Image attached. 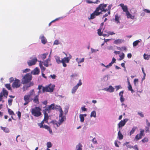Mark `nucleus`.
<instances>
[{
	"instance_id": "nucleus-28",
	"label": "nucleus",
	"mask_w": 150,
	"mask_h": 150,
	"mask_svg": "<svg viewBox=\"0 0 150 150\" xmlns=\"http://www.w3.org/2000/svg\"><path fill=\"white\" fill-rule=\"evenodd\" d=\"M128 90L129 91H130L132 93L134 92V91L132 89V85L130 84L129 81V82H128Z\"/></svg>"
},
{
	"instance_id": "nucleus-13",
	"label": "nucleus",
	"mask_w": 150,
	"mask_h": 150,
	"mask_svg": "<svg viewBox=\"0 0 150 150\" xmlns=\"http://www.w3.org/2000/svg\"><path fill=\"white\" fill-rule=\"evenodd\" d=\"M119 6L122 8L123 12L126 13V14L127 12L129 11H128V7L127 5H124L123 4L121 3L120 4Z\"/></svg>"
},
{
	"instance_id": "nucleus-32",
	"label": "nucleus",
	"mask_w": 150,
	"mask_h": 150,
	"mask_svg": "<svg viewBox=\"0 0 150 150\" xmlns=\"http://www.w3.org/2000/svg\"><path fill=\"white\" fill-rule=\"evenodd\" d=\"M137 129V127H136L134 126L129 132L130 135L133 134Z\"/></svg>"
},
{
	"instance_id": "nucleus-12",
	"label": "nucleus",
	"mask_w": 150,
	"mask_h": 150,
	"mask_svg": "<svg viewBox=\"0 0 150 150\" xmlns=\"http://www.w3.org/2000/svg\"><path fill=\"white\" fill-rule=\"evenodd\" d=\"M31 113L34 116L38 117V107H35L32 109Z\"/></svg>"
},
{
	"instance_id": "nucleus-58",
	"label": "nucleus",
	"mask_w": 150,
	"mask_h": 150,
	"mask_svg": "<svg viewBox=\"0 0 150 150\" xmlns=\"http://www.w3.org/2000/svg\"><path fill=\"white\" fill-rule=\"evenodd\" d=\"M139 134H137L135 136V138H134V140H136L137 141L139 140Z\"/></svg>"
},
{
	"instance_id": "nucleus-64",
	"label": "nucleus",
	"mask_w": 150,
	"mask_h": 150,
	"mask_svg": "<svg viewBox=\"0 0 150 150\" xmlns=\"http://www.w3.org/2000/svg\"><path fill=\"white\" fill-rule=\"evenodd\" d=\"M143 11L146 13H150V10L148 9H144Z\"/></svg>"
},
{
	"instance_id": "nucleus-43",
	"label": "nucleus",
	"mask_w": 150,
	"mask_h": 150,
	"mask_svg": "<svg viewBox=\"0 0 150 150\" xmlns=\"http://www.w3.org/2000/svg\"><path fill=\"white\" fill-rule=\"evenodd\" d=\"M69 107L68 106H66L64 108V112L65 115L68 113Z\"/></svg>"
},
{
	"instance_id": "nucleus-50",
	"label": "nucleus",
	"mask_w": 150,
	"mask_h": 150,
	"mask_svg": "<svg viewBox=\"0 0 150 150\" xmlns=\"http://www.w3.org/2000/svg\"><path fill=\"white\" fill-rule=\"evenodd\" d=\"M115 87L116 88V91H117V90H118L119 89L122 88V87L120 85H118V86H115Z\"/></svg>"
},
{
	"instance_id": "nucleus-16",
	"label": "nucleus",
	"mask_w": 150,
	"mask_h": 150,
	"mask_svg": "<svg viewBox=\"0 0 150 150\" xmlns=\"http://www.w3.org/2000/svg\"><path fill=\"white\" fill-rule=\"evenodd\" d=\"M52 105H53L52 104H51L50 105H48L47 107L46 106L43 107V108H45L44 109H43L42 111L43 114H47V111H48V110L50 109L49 107H51Z\"/></svg>"
},
{
	"instance_id": "nucleus-9",
	"label": "nucleus",
	"mask_w": 150,
	"mask_h": 150,
	"mask_svg": "<svg viewBox=\"0 0 150 150\" xmlns=\"http://www.w3.org/2000/svg\"><path fill=\"white\" fill-rule=\"evenodd\" d=\"M72 56L70 54H69V56L68 57H64L63 59H62V62H64L67 63H68L70 61V60Z\"/></svg>"
},
{
	"instance_id": "nucleus-34",
	"label": "nucleus",
	"mask_w": 150,
	"mask_h": 150,
	"mask_svg": "<svg viewBox=\"0 0 150 150\" xmlns=\"http://www.w3.org/2000/svg\"><path fill=\"white\" fill-rule=\"evenodd\" d=\"M91 117H93L95 118L96 117V112L95 110H93L91 112Z\"/></svg>"
},
{
	"instance_id": "nucleus-48",
	"label": "nucleus",
	"mask_w": 150,
	"mask_h": 150,
	"mask_svg": "<svg viewBox=\"0 0 150 150\" xmlns=\"http://www.w3.org/2000/svg\"><path fill=\"white\" fill-rule=\"evenodd\" d=\"M144 58L145 59L148 60L149 59V57L148 56V54L144 53Z\"/></svg>"
},
{
	"instance_id": "nucleus-29",
	"label": "nucleus",
	"mask_w": 150,
	"mask_h": 150,
	"mask_svg": "<svg viewBox=\"0 0 150 150\" xmlns=\"http://www.w3.org/2000/svg\"><path fill=\"white\" fill-rule=\"evenodd\" d=\"M55 59L57 63L58 64H59L61 62H62V60H60V57L59 56H55Z\"/></svg>"
},
{
	"instance_id": "nucleus-15",
	"label": "nucleus",
	"mask_w": 150,
	"mask_h": 150,
	"mask_svg": "<svg viewBox=\"0 0 150 150\" xmlns=\"http://www.w3.org/2000/svg\"><path fill=\"white\" fill-rule=\"evenodd\" d=\"M57 108L56 110H58L60 112L59 115V117H62V116H63V115L64 114V112L61 107L60 105H58Z\"/></svg>"
},
{
	"instance_id": "nucleus-1",
	"label": "nucleus",
	"mask_w": 150,
	"mask_h": 150,
	"mask_svg": "<svg viewBox=\"0 0 150 150\" xmlns=\"http://www.w3.org/2000/svg\"><path fill=\"white\" fill-rule=\"evenodd\" d=\"M35 95V92L34 90L30 91V93L28 95H25L24 97V100L25 102L24 105H27L30 101L33 100L32 98L33 96Z\"/></svg>"
},
{
	"instance_id": "nucleus-49",
	"label": "nucleus",
	"mask_w": 150,
	"mask_h": 150,
	"mask_svg": "<svg viewBox=\"0 0 150 150\" xmlns=\"http://www.w3.org/2000/svg\"><path fill=\"white\" fill-rule=\"evenodd\" d=\"M49 77L50 78H51L53 79H55L56 78L57 76L55 74H53V75H50Z\"/></svg>"
},
{
	"instance_id": "nucleus-19",
	"label": "nucleus",
	"mask_w": 150,
	"mask_h": 150,
	"mask_svg": "<svg viewBox=\"0 0 150 150\" xmlns=\"http://www.w3.org/2000/svg\"><path fill=\"white\" fill-rule=\"evenodd\" d=\"M125 40L123 39H118L115 40L113 42V43L116 45L120 44L122 43H124Z\"/></svg>"
},
{
	"instance_id": "nucleus-38",
	"label": "nucleus",
	"mask_w": 150,
	"mask_h": 150,
	"mask_svg": "<svg viewBox=\"0 0 150 150\" xmlns=\"http://www.w3.org/2000/svg\"><path fill=\"white\" fill-rule=\"evenodd\" d=\"M119 57H120V58L118 60L120 61L124 58L125 57V54L123 52H122L121 54L119 55Z\"/></svg>"
},
{
	"instance_id": "nucleus-14",
	"label": "nucleus",
	"mask_w": 150,
	"mask_h": 150,
	"mask_svg": "<svg viewBox=\"0 0 150 150\" xmlns=\"http://www.w3.org/2000/svg\"><path fill=\"white\" fill-rule=\"evenodd\" d=\"M100 7L99 8V6L96 8L95 10L96 11V15L97 16H98L100 14H102L103 13V11L101 9Z\"/></svg>"
},
{
	"instance_id": "nucleus-7",
	"label": "nucleus",
	"mask_w": 150,
	"mask_h": 150,
	"mask_svg": "<svg viewBox=\"0 0 150 150\" xmlns=\"http://www.w3.org/2000/svg\"><path fill=\"white\" fill-rule=\"evenodd\" d=\"M108 5L107 4H105L104 3L100 4L99 5V8L100 7L101 9L102 10V11L104 13L108 11V9L106 8Z\"/></svg>"
},
{
	"instance_id": "nucleus-60",
	"label": "nucleus",
	"mask_w": 150,
	"mask_h": 150,
	"mask_svg": "<svg viewBox=\"0 0 150 150\" xmlns=\"http://www.w3.org/2000/svg\"><path fill=\"white\" fill-rule=\"evenodd\" d=\"M85 60L84 58H82V59H80L79 60V62H78V64H79L82 62H84Z\"/></svg>"
},
{
	"instance_id": "nucleus-10",
	"label": "nucleus",
	"mask_w": 150,
	"mask_h": 150,
	"mask_svg": "<svg viewBox=\"0 0 150 150\" xmlns=\"http://www.w3.org/2000/svg\"><path fill=\"white\" fill-rule=\"evenodd\" d=\"M129 120V119L125 118L122 120H121L118 124L117 125L124 127L126 124V123Z\"/></svg>"
},
{
	"instance_id": "nucleus-42",
	"label": "nucleus",
	"mask_w": 150,
	"mask_h": 150,
	"mask_svg": "<svg viewBox=\"0 0 150 150\" xmlns=\"http://www.w3.org/2000/svg\"><path fill=\"white\" fill-rule=\"evenodd\" d=\"M43 87H44L42 85H38V90H39V91H38V94L41 92V91L40 90L42 89Z\"/></svg>"
},
{
	"instance_id": "nucleus-63",
	"label": "nucleus",
	"mask_w": 150,
	"mask_h": 150,
	"mask_svg": "<svg viewBox=\"0 0 150 150\" xmlns=\"http://www.w3.org/2000/svg\"><path fill=\"white\" fill-rule=\"evenodd\" d=\"M17 114L19 118L20 119L21 118V112L19 111H18L17 112Z\"/></svg>"
},
{
	"instance_id": "nucleus-27",
	"label": "nucleus",
	"mask_w": 150,
	"mask_h": 150,
	"mask_svg": "<svg viewBox=\"0 0 150 150\" xmlns=\"http://www.w3.org/2000/svg\"><path fill=\"white\" fill-rule=\"evenodd\" d=\"M1 92L3 93V95L4 96L7 98L8 94V91L4 88H3V89L2 91Z\"/></svg>"
},
{
	"instance_id": "nucleus-57",
	"label": "nucleus",
	"mask_w": 150,
	"mask_h": 150,
	"mask_svg": "<svg viewBox=\"0 0 150 150\" xmlns=\"http://www.w3.org/2000/svg\"><path fill=\"white\" fill-rule=\"evenodd\" d=\"M59 44V40H56L54 42L53 45H58Z\"/></svg>"
},
{
	"instance_id": "nucleus-30",
	"label": "nucleus",
	"mask_w": 150,
	"mask_h": 150,
	"mask_svg": "<svg viewBox=\"0 0 150 150\" xmlns=\"http://www.w3.org/2000/svg\"><path fill=\"white\" fill-rule=\"evenodd\" d=\"M61 118L59 120V121L62 123H63L66 120V117L65 116H62L61 117Z\"/></svg>"
},
{
	"instance_id": "nucleus-3",
	"label": "nucleus",
	"mask_w": 150,
	"mask_h": 150,
	"mask_svg": "<svg viewBox=\"0 0 150 150\" xmlns=\"http://www.w3.org/2000/svg\"><path fill=\"white\" fill-rule=\"evenodd\" d=\"M32 79V76L30 73L26 74L23 78L21 82L23 84H25L29 82Z\"/></svg>"
},
{
	"instance_id": "nucleus-8",
	"label": "nucleus",
	"mask_w": 150,
	"mask_h": 150,
	"mask_svg": "<svg viewBox=\"0 0 150 150\" xmlns=\"http://www.w3.org/2000/svg\"><path fill=\"white\" fill-rule=\"evenodd\" d=\"M39 39L41 40V43L44 45L46 44L47 42V39L43 34H42L40 36Z\"/></svg>"
},
{
	"instance_id": "nucleus-52",
	"label": "nucleus",
	"mask_w": 150,
	"mask_h": 150,
	"mask_svg": "<svg viewBox=\"0 0 150 150\" xmlns=\"http://www.w3.org/2000/svg\"><path fill=\"white\" fill-rule=\"evenodd\" d=\"M12 101L13 99H9L8 100V103L9 105L11 106V105Z\"/></svg>"
},
{
	"instance_id": "nucleus-56",
	"label": "nucleus",
	"mask_w": 150,
	"mask_h": 150,
	"mask_svg": "<svg viewBox=\"0 0 150 150\" xmlns=\"http://www.w3.org/2000/svg\"><path fill=\"white\" fill-rule=\"evenodd\" d=\"M91 52L92 53H96L97 51H99L98 50V49L95 50L94 49H93V48H91Z\"/></svg>"
},
{
	"instance_id": "nucleus-36",
	"label": "nucleus",
	"mask_w": 150,
	"mask_h": 150,
	"mask_svg": "<svg viewBox=\"0 0 150 150\" xmlns=\"http://www.w3.org/2000/svg\"><path fill=\"white\" fill-rule=\"evenodd\" d=\"M1 128L2 130L6 133H8L9 132V130L8 128L3 127H1Z\"/></svg>"
},
{
	"instance_id": "nucleus-26",
	"label": "nucleus",
	"mask_w": 150,
	"mask_h": 150,
	"mask_svg": "<svg viewBox=\"0 0 150 150\" xmlns=\"http://www.w3.org/2000/svg\"><path fill=\"white\" fill-rule=\"evenodd\" d=\"M142 41V40L141 39H139L134 41L133 43V47H136L138 45L139 43Z\"/></svg>"
},
{
	"instance_id": "nucleus-17",
	"label": "nucleus",
	"mask_w": 150,
	"mask_h": 150,
	"mask_svg": "<svg viewBox=\"0 0 150 150\" xmlns=\"http://www.w3.org/2000/svg\"><path fill=\"white\" fill-rule=\"evenodd\" d=\"M51 104H52L53 105L51 107H49V109L48 111H47L48 113H50V112L52 110H54L57 109V107L58 106V105H55L54 103H52Z\"/></svg>"
},
{
	"instance_id": "nucleus-35",
	"label": "nucleus",
	"mask_w": 150,
	"mask_h": 150,
	"mask_svg": "<svg viewBox=\"0 0 150 150\" xmlns=\"http://www.w3.org/2000/svg\"><path fill=\"white\" fill-rule=\"evenodd\" d=\"M78 87L76 85L75 86L73 87L72 89V93H74L76 91L77 89H78Z\"/></svg>"
},
{
	"instance_id": "nucleus-44",
	"label": "nucleus",
	"mask_w": 150,
	"mask_h": 150,
	"mask_svg": "<svg viewBox=\"0 0 150 150\" xmlns=\"http://www.w3.org/2000/svg\"><path fill=\"white\" fill-rule=\"evenodd\" d=\"M79 118L80 119V121L81 122H84V117L82 115H81V114H80L79 115Z\"/></svg>"
},
{
	"instance_id": "nucleus-61",
	"label": "nucleus",
	"mask_w": 150,
	"mask_h": 150,
	"mask_svg": "<svg viewBox=\"0 0 150 150\" xmlns=\"http://www.w3.org/2000/svg\"><path fill=\"white\" fill-rule=\"evenodd\" d=\"M138 114L139 115L140 117H144V114L142 113V112H138Z\"/></svg>"
},
{
	"instance_id": "nucleus-54",
	"label": "nucleus",
	"mask_w": 150,
	"mask_h": 150,
	"mask_svg": "<svg viewBox=\"0 0 150 150\" xmlns=\"http://www.w3.org/2000/svg\"><path fill=\"white\" fill-rule=\"evenodd\" d=\"M3 94L1 92L0 93V101H2L3 102H4V101L2 100L3 96Z\"/></svg>"
},
{
	"instance_id": "nucleus-25",
	"label": "nucleus",
	"mask_w": 150,
	"mask_h": 150,
	"mask_svg": "<svg viewBox=\"0 0 150 150\" xmlns=\"http://www.w3.org/2000/svg\"><path fill=\"white\" fill-rule=\"evenodd\" d=\"M117 138L120 140L122 139L123 138V135L120 130H118L117 134Z\"/></svg>"
},
{
	"instance_id": "nucleus-11",
	"label": "nucleus",
	"mask_w": 150,
	"mask_h": 150,
	"mask_svg": "<svg viewBox=\"0 0 150 150\" xmlns=\"http://www.w3.org/2000/svg\"><path fill=\"white\" fill-rule=\"evenodd\" d=\"M103 90L111 93L114 91L115 89L112 86L110 85L109 86L108 88L107 87L103 89Z\"/></svg>"
},
{
	"instance_id": "nucleus-53",
	"label": "nucleus",
	"mask_w": 150,
	"mask_h": 150,
	"mask_svg": "<svg viewBox=\"0 0 150 150\" xmlns=\"http://www.w3.org/2000/svg\"><path fill=\"white\" fill-rule=\"evenodd\" d=\"M82 85V83L81 79H79L78 83L76 85L78 87L79 86H80Z\"/></svg>"
},
{
	"instance_id": "nucleus-41",
	"label": "nucleus",
	"mask_w": 150,
	"mask_h": 150,
	"mask_svg": "<svg viewBox=\"0 0 150 150\" xmlns=\"http://www.w3.org/2000/svg\"><path fill=\"white\" fill-rule=\"evenodd\" d=\"M141 141L142 142L144 143L148 142L149 141V139L147 137H145L144 139H142Z\"/></svg>"
},
{
	"instance_id": "nucleus-31",
	"label": "nucleus",
	"mask_w": 150,
	"mask_h": 150,
	"mask_svg": "<svg viewBox=\"0 0 150 150\" xmlns=\"http://www.w3.org/2000/svg\"><path fill=\"white\" fill-rule=\"evenodd\" d=\"M31 74L33 75H36L38 74V67H36L31 72Z\"/></svg>"
},
{
	"instance_id": "nucleus-6",
	"label": "nucleus",
	"mask_w": 150,
	"mask_h": 150,
	"mask_svg": "<svg viewBox=\"0 0 150 150\" xmlns=\"http://www.w3.org/2000/svg\"><path fill=\"white\" fill-rule=\"evenodd\" d=\"M21 85V83L20 80L16 79L12 83V86L13 88H19Z\"/></svg>"
},
{
	"instance_id": "nucleus-47",
	"label": "nucleus",
	"mask_w": 150,
	"mask_h": 150,
	"mask_svg": "<svg viewBox=\"0 0 150 150\" xmlns=\"http://www.w3.org/2000/svg\"><path fill=\"white\" fill-rule=\"evenodd\" d=\"M144 129H141V131H140V133H139V135H140L142 136H144L145 135V134L144 133Z\"/></svg>"
},
{
	"instance_id": "nucleus-55",
	"label": "nucleus",
	"mask_w": 150,
	"mask_h": 150,
	"mask_svg": "<svg viewBox=\"0 0 150 150\" xmlns=\"http://www.w3.org/2000/svg\"><path fill=\"white\" fill-rule=\"evenodd\" d=\"M125 100L123 96L120 97V100L121 103H123L125 101Z\"/></svg>"
},
{
	"instance_id": "nucleus-2",
	"label": "nucleus",
	"mask_w": 150,
	"mask_h": 150,
	"mask_svg": "<svg viewBox=\"0 0 150 150\" xmlns=\"http://www.w3.org/2000/svg\"><path fill=\"white\" fill-rule=\"evenodd\" d=\"M55 87V86L54 84H52L51 83H50L45 87H43L42 92L43 93L45 92H49L51 93L53 92Z\"/></svg>"
},
{
	"instance_id": "nucleus-59",
	"label": "nucleus",
	"mask_w": 150,
	"mask_h": 150,
	"mask_svg": "<svg viewBox=\"0 0 150 150\" xmlns=\"http://www.w3.org/2000/svg\"><path fill=\"white\" fill-rule=\"evenodd\" d=\"M139 81V80L137 79H135L134 80V85L135 86H136V83H138Z\"/></svg>"
},
{
	"instance_id": "nucleus-45",
	"label": "nucleus",
	"mask_w": 150,
	"mask_h": 150,
	"mask_svg": "<svg viewBox=\"0 0 150 150\" xmlns=\"http://www.w3.org/2000/svg\"><path fill=\"white\" fill-rule=\"evenodd\" d=\"M47 146L48 148H50L52 147V144L51 142H48L47 143Z\"/></svg>"
},
{
	"instance_id": "nucleus-62",
	"label": "nucleus",
	"mask_w": 150,
	"mask_h": 150,
	"mask_svg": "<svg viewBox=\"0 0 150 150\" xmlns=\"http://www.w3.org/2000/svg\"><path fill=\"white\" fill-rule=\"evenodd\" d=\"M33 101L35 103H37L38 102V96H36L35 98L33 99Z\"/></svg>"
},
{
	"instance_id": "nucleus-40",
	"label": "nucleus",
	"mask_w": 150,
	"mask_h": 150,
	"mask_svg": "<svg viewBox=\"0 0 150 150\" xmlns=\"http://www.w3.org/2000/svg\"><path fill=\"white\" fill-rule=\"evenodd\" d=\"M82 145L81 144L77 145L76 147V150H82Z\"/></svg>"
},
{
	"instance_id": "nucleus-20",
	"label": "nucleus",
	"mask_w": 150,
	"mask_h": 150,
	"mask_svg": "<svg viewBox=\"0 0 150 150\" xmlns=\"http://www.w3.org/2000/svg\"><path fill=\"white\" fill-rule=\"evenodd\" d=\"M96 16H97V15H96V11L95 10L91 14L90 17H88V19L89 20L93 19L96 17Z\"/></svg>"
},
{
	"instance_id": "nucleus-22",
	"label": "nucleus",
	"mask_w": 150,
	"mask_h": 150,
	"mask_svg": "<svg viewBox=\"0 0 150 150\" xmlns=\"http://www.w3.org/2000/svg\"><path fill=\"white\" fill-rule=\"evenodd\" d=\"M38 62H39V65L40 68L41 69V72H44L46 69V68L43 66V64L41 63V61H39L38 60Z\"/></svg>"
},
{
	"instance_id": "nucleus-18",
	"label": "nucleus",
	"mask_w": 150,
	"mask_h": 150,
	"mask_svg": "<svg viewBox=\"0 0 150 150\" xmlns=\"http://www.w3.org/2000/svg\"><path fill=\"white\" fill-rule=\"evenodd\" d=\"M48 53L46 52L42 54H40L38 55V58L39 59H41L43 60L46 58L47 55L48 54Z\"/></svg>"
},
{
	"instance_id": "nucleus-39",
	"label": "nucleus",
	"mask_w": 150,
	"mask_h": 150,
	"mask_svg": "<svg viewBox=\"0 0 150 150\" xmlns=\"http://www.w3.org/2000/svg\"><path fill=\"white\" fill-rule=\"evenodd\" d=\"M5 86L8 89V90L11 91L12 90L11 88V85L10 84H6L5 85Z\"/></svg>"
},
{
	"instance_id": "nucleus-21",
	"label": "nucleus",
	"mask_w": 150,
	"mask_h": 150,
	"mask_svg": "<svg viewBox=\"0 0 150 150\" xmlns=\"http://www.w3.org/2000/svg\"><path fill=\"white\" fill-rule=\"evenodd\" d=\"M44 121L45 123H48V121L49 117H50V115H49L48 114H44Z\"/></svg>"
},
{
	"instance_id": "nucleus-23",
	"label": "nucleus",
	"mask_w": 150,
	"mask_h": 150,
	"mask_svg": "<svg viewBox=\"0 0 150 150\" xmlns=\"http://www.w3.org/2000/svg\"><path fill=\"white\" fill-rule=\"evenodd\" d=\"M41 63H42L45 67H47L49 66H51L52 64H49V62L45 60L44 61H41Z\"/></svg>"
},
{
	"instance_id": "nucleus-4",
	"label": "nucleus",
	"mask_w": 150,
	"mask_h": 150,
	"mask_svg": "<svg viewBox=\"0 0 150 150\" xmlns=\"http://www.w3.org/2000/svg\"><path fill=\"white\" fill-rule=\"evenodd\" d=\"M44 122H44V121L43 120L42 121L41 123L38 124V125L40 126V128H45L47 129L48 131H49V133L50 134H52L53 133L52 129H51L50 127L48 125H43V124H44Z\"/></svg>"
},
{
	"instance_id": "nucleus-5",
	"label": "nucleus",
	"mask_w": 150,
	"mask_h": 150,
	"mask_svg": "<svg viewBox=\"0 0 150 150\" xmlns=\"http://www.w3.org/2000/svg\"><path fill=\"white\" fill-rule=\"evenodd\" d=\"M37 60L36 57H32L27 61V64L29 66H31L36 64Z\"/></svg>"
},
{
	"instance_id": "nucleus-33",
	"label": "nucleus",
	"mask_w": 150,
	"mask_h": 150,
	"mask_svg": "<svg viewBox=\"0 0 150 150\" xmlns=\"http://www.w3.org/2000/svg\"><path fill=\"white\" fill-rule=\"evenodd\" d=\"M120 16H119L118 14H116L115 16V18H112V19L111 20L113 22H114L115 21L118 20H120Z\"/></svg>"
},
{
	"instance_id": "nucleus-46",
	"label": "nucleus",
	"mask_w": 150,
	"mask_h": 150,
	"mask_svg": "<svg viewBox=\"0 0 150 150\" xmlns=\"http://www.w3.org/2000/svg\"><path fill=\"white\" fill-rule=\"evenodd\" d=\"M8 112L9 114L11 115H15L13 112L9 108L8 109Z\"/></svg>"
},
{
	"instance_id": "nucleus-24",
	"label": "nucleus",
	"mask_w": 150,
	"mask_h": 150,
	"mask_svg": "<svg viewBox=\"0 0 150 150\" xmlns=\"http://www.w3.org/2000/svg\"><path fill=\"white\" fill-rule=\"evenodd\" d=\"M126 16H127V18H130L132 19H133L134 18L135 16H132L130 13L129 11H128L127 13H126Z\"/></svg>"
},
{
	"instance_id": "nucleus-37",
	"label": "nucleus",
	"mask_w": 150,
	"mask_h": 150,
	"mask_svg": "<svg viewBox=\"0 0 150 150\" xmlns=\"http://www.w3.org/2000/svg\"><path fill=\"white\" fill-rule=\"evenodd\" d=\"M108 79V75H106L103 76V78L102 79V81H106Z\"/></svg>"
},
{
	"instance_id": "nucleus-51",
	"label": "nucleus",
	"mask_w": 150,
	"mask_h": 150,
	"mask_svg": "<svg viewBox=\"0 0 150 150\" xmlns=\"http://www.w3.org/2000/svg\"><path fill=\"white\" fill-rule=\"evenodd\" d=\"M101 30H100L99 31V29L97 30L98 33V35L99 36H101L102 35V34L103 33V31L102 32Z\"/></svg>"
}]
</instances>
